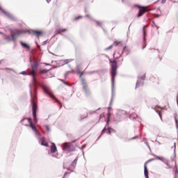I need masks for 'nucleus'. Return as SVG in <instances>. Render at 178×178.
I'll return each mask as SVG.
<instances>
[{"mask_svg":"<svg viewBox=\"0 0 178 178\" xmlns=\"http://www.w3.org/2000/svg\"><path fill=\"white\" fill-rule=\"evenodd\" d=\"M38 61L34 60L33 63L31 64V69L29 70L28 76H32V80L34 84H35V74H37V70H38Z\"/></svg>","mask_w":178,"mask_h":178,"instance_id":"1","label":"nucleus"},{"mask_svg":"<svg viewBox=\"0 0 178 178\" xmlns=\"http://www.w3.org/2000/svg\"><path fill=\"white\" fill-rule=\"evenodd\" d=\"M110 63H111V70L110 73L111 75V81L112 83H115V77H116V75L118 74V62L116 60H111L110 59Z\"/></svg>","mask_w":178,"mask_h":178,"instance_id":"2","label":"nucleus"},{"mask_svg":"<svg viewBox=\"0 0 178 178\" xmlns=\"http://www.w3.org/2000/svg\"><path fill=\"white\" fill-rule=\"evenodd\" d=\"M35 99H37V96L31 95V104L32 105L33 116L35 122H37V109H38V107L37 106Z\"/></svg>","mask_w":178,"mask_h":178,"instance_id":"3","label":"nucleus"},{"mask_svg":"<svg viewBox=\"0 0 178 178\" xmlns=\"http://www.w3.org/2000/svg\"><path fill=\"white\" fill-rule=\"evenodd\" d=\"M81 83L82 86V88L86 94V95H90L91 92H90V88H88V84L87 83V81L84 79V78H81Z\"/></svg>","mask_w":178,"mask_h":178,"instance_id":"4","label":"nucleus"},{"mask_svg":"<svg viewBox=\"0 0 178 178\" xmlns=\"http://www.w3.org/2000/svg\"><path fill=\"white\" fill-rule=\"evenodd\" d=\"M25 122H28L29 123L30 127L31 129L35 131V133L37 134L38 133V130H37V128H35V126H34V124H33V122L31 121V118H26L22 120V124L24 126H29L27 124H24Z\"/></svg>","mask_w":178,"mask_h":178,"instance_id":"5","label":"nucleus"},{"mask_svg":"<svg viewBox=\"0 0 178 178\" xmlns=\"http://www.w3.org/2000/svg\"><path fill=\"white\" fill-rule=\"evenodd\" d=\"M43 90L44 92H46V94H47L48 95L50 96V97H51L52 99H56L55 95H54V93L52 92V90H51V88H49V87L44 86Z\"/></svg>","mask_w":178,"mask_h":178,"instance_id":"6","label":"nucleus"},{"mask_svg":"<svg viewBox=\"0 0 178 178\" xmlns=\"http://www.w3.org/2000/svg\"><path fill=\"white\" fill-rule=\"evenodd\" d=\"M22 34V32L19 29H15L13 31L11 32V37L13 41H15L17 37Z\"/></svg>","mask_w":178,"mask_h":178,"instance_id":"7","label":"nucleus"},{"mask_svg":"<svg viewBox=\"0 0 178 178\" xmlns=\"http://www.w3.org/2000/svg\"><path fill=\"white\" fill-rule=\"evenodd\" d=\"M137 8L139 9V13L138 14V17H141L145 12H147V7L145 6H137Z\"/></svg>","mask_w":178,"mask_h":178,"instance_id":"8","label":"nucleus"},{"mask_svg":"<svg viewBox=\"0 0 178 178\" xmlns=\"http://www.w3.org/2000/svg\"><path fill=\"white\" fill-rule=\"evenodd\" d=\"M152 161H155V159H149L147 161H146L144 164V173H145V177L146 178H149L148 177V169L147 168V165H148V163H149V162H152Z\"/></svg>","mask_w":178,"mask_h":178,"instance_id":"9","label":"nucleus"},{"mask_svg":"<svg viewBox=\"0 0 178 178\" xmlns=\"http://www.w3.org/2000/svg\"><path fill=\"white\" fill-rule=\"evenodd\" d=\"M126 115H127V113H126V111L123 110H120L117 113V118L118 119H120V118H123V116H126Z\"/></svg>","mask_w":178,"mask_h":178,"instance_id":"10","label":"nucleus"},{"mask_svg":"<svg viewBox=\"0 0 178 178\" xmlns=\"http://www.w3.org/2000/svg\"><path fill=\"white\" fill-rule=\"evenodd\" d=\"M63 149L64 151H72V144L64 143Z\"/></svg>","mask_w":178,"mask_h":178,"instance_id":"11","label":"nucleus"},{"mask_svg":"<svg viewBox=\"0 0 178 178\" xmlns=\"http://www.w3.org/2000/svg\"><path fill=\"white\" fill-rule=\"evenodd\" d=\"M40 141H41V143H40L41 145H43L44 147H49L48 142H47L45 137H42L40 139Z\"/></svg>","mask_w":178,"mask_h":178,"instance_id":"12","label":"nucleus"},{"mask_svg":"<svg viewBox=\"0 0 178 178\" xmlns=\"http://www.w3.org/2000/svg\"><path fill=\"white\" fill-rule=\"evenodd\" d=\"M20 44L22 45V47H23V48H24L25 49H28V51H29L30 45H29L28 44L24 42L23 41H21Z\"/></svg>","mask_w":178,"mask_h":178,"instance_id":"13","label":"nucleus"},{"mask_svg":"<svg viewBox=\"0 0 178 178\" xmlns=\"http://www.w3.org/2000/svg\"><path fill=\"white\" fill-rule=\"evenodd\" d=\"M56 151H57L56 145H55V143H52L51 146V154H55V152H56Z\"/></svg>","mask_w":178,"mask_h":178,"instance_id":"14","label":"nucleus"},{"mask_svg":"<svg viewBox=\"0 0 178 178\" xmlns=\"http://www.w3.org/2000/svg\"><path fill=\"white\" fill-rule=\"evenodd\" d=\"M66 31H67V29H58L56 31V34H62V33H66Z\"/></svg>","mask_w":178,"mask_h":178,"instance_id":"15","label":"nucleus"},{"mask_svg":"<svg viewBox=\"0 0 178 178\" xmlns=\"http://www.w3.org/2000/svg\"><path fill=\"white\" fill-rule=\"evenodd\" d=\"M32 34L33 35H36V37H40V35H41V34H42V32L40 31H34L32 32Z\"/></svg>","mask_w":178,"mask_h":178,"instance_id":"16","label":"nucleus"},{"mask_svg":"<svg viewBox=\"0 0 178 178\" xmlns=\"http://www.w3.org/2000/svg\"><path fill=\"white\" fill-rule=\"evenodd\" d=\"M48 72H49V70H46V69H44V70H40V71L39 72V74H45L48 73Z\"/></svg>","mask_w":178,"mask_h":178,"instance_id":"17","label":"nucleus"},{"mask_svg":"<svg viewBox=\"0 0 178 178\" xmlns=\"http://www.w3.org/2000/svg\"><path fill=\"white\" fill-rule=\"evenodd\" d=\"M137 118H138V116L137 115V113H133L131 115H130V118L131 119H137Z\"/></svg>","mask_w":178,"mask_h":178,"instance_id":"18","label":"nucleus"},{"mask_svg":"<svg viewBox=\"0 0 178 178\" xmlns=\"http://www.w3.org/2000/svg\"><path fill=\"white\" fill-rule=\"evenodd\" d=\"M4 40H6V41H13V39H12V36H8V35H6L4 37Z\"/></svg>","mask_w":178,"mask_h":178,"instance_id":"19","label":"nucleus"},{"mask_svg":"<svg viewBox=\"0 0 178 178\" xmlns=\"http://www.w3.org/2000/svg\"><path fill=\"white\" fill-rule=\"evenodd\" d=\"M76 165H77V159H75L72 163L73 168H75Z\"/></svg>","mask_w":178,"mask_h":178,"instance_id":"20","label":"nucleus"},{"mask_svg":"<svg viewBox=\"0 0 178 178\" xmlns=\"http://www.w3.org/2000/svg\"><path fill=\"white\" fill-rule=\"evenodd\" d=\"M140 86H141V81H138L136 82V88H138V87H140Z\"/></svg>","mask_w":178,"mask_h":178,"instance_id":"21","label":"nucleus"},{"mask_svg":"<svg viewBox=\"0 0 178 178\" xmlns=\"http://www.w3.org/2000/svg\"><path fill=\"white\" fill-rule=\"evenodd\" d=\"M3 13L6 14V15L8 17H10V16H12L8 11H3Z\"/></svg>","mask_w":178,"mask_h":178,"instance_id":"22","label":"nucleus"},{"mask_svg":"<svg viewBox=\"0 0 178 178\" xmlns=\"http://www.w3.org/2000/svg\"><path fill=\"white\" fill-rule=\"evenodd\" d=\"M3 13L6 14V15L8 17H10V16H12L8 11H3Z\"/></svg>","mask_w":178,"mask_h":178,"instance_id":"23","label":"nucleus"},{"mask_svg":"<svg viewBox=\"0 0 178 178\" xmlns=\"http://www.w3.org/2000/svg\"><path fill=\"white\" fill-rule=\"evenodd\" d=\"M112 131H114L113 129H112V128H108V134H112Z\"/></svg>","mask_w":178,"mask_h":178,"instance_id":"24","label":"nucleus"},{"mask_svg":"<svg viewBox=\"0 0 178 178\" xmlns=\"http://www.w3.org/2000/svg\"><path fill=\"white\" fill-rule=\"evenodd\" d=\"M113 48V44H111L110 47L105 49V51H109V49H112Z\"/></svg>","mask_w":178,"mask_h":178,"instance_id":"25","label":"nucleus"},{"mask_svg":"<svg viewBox=\"0 0 178 178\" xmlns=\"http://www.w3.org/2000/svg\"><path fill=\"white\" fill-rule=\"evenodd\" d=\"M120 42H120V41H119V40H115V41L114 42L113 45H119V44H120Z\"/></svg>","mask_w":178,"mask_h":178,"instance_id":"26","label":"nucleus"},{"mask_svg":"<svg viewBox=\"0 0 178 178\" xmlns=\"http://www.w3.org/2000/svg\"><path fill=\"white\" fill-rule=\"evenodd\" d=\"M143 32L144 40H145V27H143Z\"/></svg>","mask_w":178,"mask_h":178,"instance_id":"27","label":"nucleus"},{"mask_svg":"<svg viewBox=\"0 0 178 178\" xmlns=\"http://www.w3.org/2000/svg\"><path fill=\"white\" fill-rule=\"evenodd\" d=\"M104 133H106V128H104V129L102 131V134H104Z\"/></svg>","mask_w":178,"mask_h":178,"instance_id":"28","label":"nucleus"},{"mask_svg":"<svg viewBox=\"0 0 178 178\" xmlns=\"http://www.w3.org/2000/svg\"><path fill=\"white\" fill-rule=\"evenodd\" d=\"M22 74H25V75L29 74V70H28L27 72H22Z\"/></svg>","mask_w":178,"mask_h":178,"instance_id":"29","label":"nucleus"},{"mask_svg":"<svg viewBox=\"0 0 178 178\" xmlns=\"http://www.w3.org/2000/svg\"><path fill=\"white\" fill-rule=\"evenodd\" d=\"M158 113L160 117V119L162 120V114L161 113V111H158Z\"/></svg>","mask_w":178,"mask_h":178,"instance_id":"30","label":"nucleus"},{"mask_svg":"<svg viewBox=\"0 0 178 178\" xmlns=\"http://www.w3.org/2000/svg\"><path fill=\"white\" fill-rule=\"evenodd\" d=\"M79 19H81V16H79L75 17V20H79Z\"/></svg>","mask_w":178,"mask_h":178,"instance_id":"31","label":"nucleus"},{"mask_svg":"<svg viewBox=\"0 0 178 178\" xmlns=\"http://www.w3.org/2000/svg\"><path fill=\"white\" fill-rule=\"evenodd\" d=\"M46 130H47V131H49V127L48 125L46 126Z\"/></svg>","mask_w":178,"mask_h":178,"instance_id":"32","label":"nucleus"},{"mask_svg":"<svg viewBox=\"0 0 178 178\" xmlns=\"http://www.w3.org/2000/svg\"><path fill=\"white\" fill-rule=\"evenodd\" d=\"M96 23H97V24L98 26H101V22L97 21Z\"/></svg>","mask_w":178,"mask_h":178,"instance_id":"33","label":"nucleus"},{"mask_svg":"<svg viewBox=\"0 0 178 178\" xmlns=\"http://www.w3.org/2000/svg\"><path fill=\"white\" fill-rule=\"evenodd\" d=\"M127 47H124L123 48V52H124L125 51H127Z\"/></svg>","mask_w":178,"mask_h":178,"instance_id":"34","label":"nucleus"},{"mask_svg":"<svg viewBox=\"0 0 178 178\" xmlns=\"http://www.w3.org/2000/svg\"><path fill=\"white\" fill-rule=\"evenodd\" d=\"M136 138H138V136H135V137L132 138L131 140H136Z\"/></svg>","mask_w":178,"mask_h":178,"instance_id":"35","label":"nucleus"},{"mask_svg":"<svg viewBox=\"0 0 178 178\" xmlns=\"http://www.w3.org/2000/svg\"><path fill=\"white\" fill-rule=\"evenodd\" d=\"M47 3H49L51 2V0H47Z\"/></svg>","mask_w":178,"mask_h":178,"instance_id":"36","label":"nucleus"},{"mask_svg":"<svg viewBox=\"0 0 178 178\" xmlns=\"http://www.w3.org/2000/svg\"><path fill=\"white\" fill-rule=\"evenodd\" d=\"M66 175H69V172H65L64 176H66Z\"/></svg>","mask_w":178,"mask_h":178,"instance_id":"37","label":"nucleus"},{"mask_svg":"<svg viewBox=\"0 0 178 178\" xmlns=\"http://www.w3.org/2000/svg\"><path fill=\"white\" fill-rule=\"evenodd\" d=\"M56 101H57V102H58V104H60V102H59V101L58 100V99H56Z\"/></svg>","mask_w":178,"mask_h":178,"instance_id":"38","label":"nucleus"},{"mask_svg":"<svg viewBox=\"0 0 178 178\" xmlns=\"http://www.w3.org/2000/svg\"><path fill=\"white\" fill-rule=\"evenodd\" d=\"M38 49H40L41 48L40 45H38Z\"/></svg>","mask_w":178,"mask_h":178,"instance_id":"39","label":"nucleus"},{"mask_svg":"<svg viewBox=\"0 0 178 178\" xmlns=\"http://www.w3.org/2000/svg\"><path fill=\"white\" fill-rule=\"evenodd\" d=\"M145 47H146V44H145V45L143 46V49H144V48H145Z\"/></svg>","mask_w":178,"mask_h":178,"instance_id":"40","label":"nucleus"},{"mask_svg":"<svg viewBox=\"0 0 178 178\" xmlns=\"http://www.w3.org/2000/svg\"><path fill=\"white\" fill-rule=\"evenodd\" d=\"M6 70H12V69L6 68Z\"/></svg>","mask_w":178,"mask_h":178,"instance_id":"41","label":"nucleus"},{"mask_svg":"<svg viewBox=\"0 0 178 178\" xmlns=\"http://www.w3.org/2000/svg\"><path fill=\"white\" fill-rule=\"evenodd\" d=\"M156 29L158 30V29H159V27L158 26H156Z\"/></svg>","mask_w":178,"mask_h":178,"instance_id":"42","label":"nucleus"},{"mask_svg":"<svg viewBox=\"0 0 178 178\" xmlns=\"http://www.w3.org/2000/svg\"><path fill=\"white\" fill-rule=\"evenodd\" d=\"M176 123H177V124H178V122H177V120H176Z\"/></svg>","mask_w":178,"mask_h":178,"instance_id":"43","label":"nucleus"},{"mask_svg":"<svg viewBox=\"0 0 178 178\" xmlns=\"http://www.w3.org/2000/svg\"><path fill=\"white\" fill-rule=\"evenodd\" d=\"M31 62V58L30 59Z\"/></svg>","mask_w":178,"mask_h":178,"instance_id":"44","label":"nucleus"},{"mask_svg":"<svg viewBox=\"0 0 178 178\" xmlns=\"http://www.w3.org/2000/svg\"><path fill=\"white\" fill-rule=\"evenodd\" d=\"M83 74V73L81 74V75Z\"/></svg>","mask_w":178,"mask_h":178,"instance_id":"45","label":"nucleus"}]
</instances>
